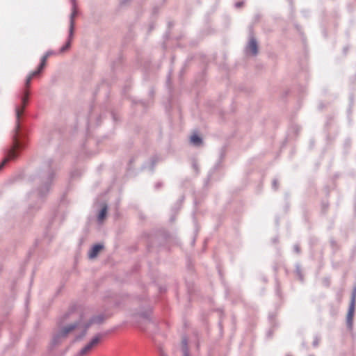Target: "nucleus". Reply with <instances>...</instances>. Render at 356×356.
<instances>
[{
	"label": "nucleus",
	"instance_id": "nucleus-1",
	"mask_svg": "<svg viewBox=\"0 0 356 356\" xmlns=\"http://www.w3.org/2000/svg\"><path fill=\"white\" fill-rule=\"evenodd\" d=\"M42 69H40V67H38V69L31 74L27 76L26 83H25V90L24 91L23 97H22V104L21 106H17L15 108V113H16V125H15V134L13 136V147L9 149V151L7 153L5 159L2 161V162L0 163V171L3 169L4 165L9 161L13 159H14L17 156V150L19 148V143L17 138V134L19 129V118L22 116V115L24 113V110L25 107L26 106L29 101V88L30 87L31 81L32 79L39 74Z\"/></svg>",
	"mask_w": 356,
	"mask_h": 356
},
{
	"label": "nucleus",
	"instance_id": "nucleus-2",
	"mask_svg": "<svg viewBox=\"0 0 356 356\" xmlns=\"http://www.w3.org/2000/svg\"><path fill=\"white\" fill-rule=\"evenodd\" d=\"M73 315L79 316V321L74 324H71L65 327L59 332L58 337H64L70 333H74L76 336L82 337L85 335L86 329L90 325L93 323H99L103 321L101 316L92 318L91 314L88 311L76 312Z\"/></svg>",
	"mask_w": 356,
	"mask_h": 356
},
{
	"label": "nucleus",
	"instance_id": "nucleus-3",
	"mask_svg": "<svg viewBox=\"0 0 356 356\" xmlns=\"http://www.w3.org/2000/svg\"><path fill=\"white\" fill-rule=\"evenodd\" d=\"M100 335H97L92 339V340L87 343L79 352V356H85L88 355L91 351L98 345L100 341Z\"/></svg>",
	"mask_w": 356,
	"mask_h": 356
},
{
	"label": "nucleus",
	"instance_id": "nucleus-4",
	"mask_svg": "<svg viewBox=\"0 0 356 356\" xmlns=\"http://www.w3.org/2000/svg\"><path fill=\"white\" fill-rule=\"evenodd\" d=\"M76 15V12L75 10H74V11L72 12V13L71 15L70 29V39L67 42V43L60 49V51L61 53L67 51L70 48V44H71V38L72 37V35H73V29H74V18Z\"/></svg>",
	"mask_w": 356,
	"mask_h": 356
},
{
	"label": "nucleus",
	"instance_id": "nucleus-5",
	"mask_svg": "<svg viewBox=\"0 0 356 356\" xmlns=\"http://www.w3.org/2000/svg\"><path fill=\"white\" fill-rule=\"evenodd\" d=\"M103 245H100V244H96L95 245L92 249L90 250V252H89V257L90 259H94L95 258L97 254H99V252L103 249Z\"/></svg>",
	"mask_w": 356,
	"mask_h": 356
},
{
	"label": "nucleus",
	"instance_id": "nucleus-6",
	"mask_svg": "<svg viewBox=\"0 0 356 356\" xmlns=\"http://www.w3.org/2000/svg\"><path fill=\"white\" fill-rule=\"evenodd\" d=\"M248 50L253 55H256L257 53V44L254 38H251L248 45Z\"/></svg>",
	"mask_w": 356,
	"mask_h": 356
},
{
	"label": "nucleus",
	"instance_id": "nucleus-7",
	"mask_svg": "<svg viewBox=\"0 0 356 356\" xmlns=\"http://www.w3.org/2000/svg\"><path fill=\"white\" fill-rule=\"evenodd\" d=\"M191 143L195 145H200L202 143L201 138L197 134H193L191 136Z\"/></svg>",
	"mask_w": 356,
	"mask_h": 356
},
{
	"label": "nucleus",
	"instance_id": "nucleus-8",
	"mask_svg": "<svg viewBox=\"0 0 356 356\" xmlns=\"http://www.w3.org/2000/svg\"><path fill=\"white\" fill-rule=\"evenodd\" d=\"M354 302H355V295H353V300H352V303H351V305L350 307V309H349V311H348V321L351 320V318L353 317V315Z\"/></svg>",
	"mask_w": 356,
	"mask_h": 356
},
{
	"label": "nucleus",
	"instance_id": "nucleus-9",
	"mask_svg": "<svg viewBox=\"0 0 356 356\" xmlns=\"http://www.w3.org/2000/svg\"><path fill=\"white\" fill-rule=\"evenodd\" d=\"M49 58V53H46L42 57V59H41V63L40 65V69H43L45 65H46V63H47V60Z\"/></svg>",
	"mask_w": 356,
	"mask_h": 356
},
{
	"label": "nucleus",
	"instance_id": "nucleus-10",
	"mask_svg": "<svg viewBox=\"0 0 356 356\" xmlns=\"http://www.w3.org/2000/svg\"><path fill=\"white\" fill-rule=\"evenodd\" d=\"M106 212H107L106 207H104V208L102 209V210L99 214V216H98V219L99 221H102L104 219V218L106 217Z\"/></svg>",
	"mask_w": 356,
	"mask_h": 356
},
{
	"label": "nucleus",
	"instance_id": "nucleus-11",
	"mask_svg": "<svg viewBox=\"0 0 356 356\" xmlns=\"http://www.w3.org/2000/svg\"><path fill=\"white\" fill-rule=\"evenodd\" d=\"M47 53H49V56L52 54V53L51 51H48Z\"/></svg>",
	"mask_w": 356,
	"mask_h": 356
},
{
	"label": "nucleus",
	"instance_id": "nucleus-12",
	"mask_svg": "<svg viewBox=\"0 0 356 356\" xmlns=\"http://www.w3.org/2000/svg\"><path fill=\"white\" fill-rule=\"evenodd\" d=\"M184 356H188L187 353H185Z\"/></svg>",
	"mask_w": 356,
	"mask_h": 356
}]
</instances>
